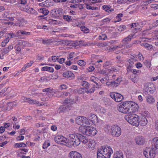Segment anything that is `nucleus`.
<instances>
[{"instance_id": "nucleus-32", "label": "nucleus", "mask_w": 158, "mask_h": 158, "mask_svg": "<svg viewBox=\"0 0 158 158\" xmlns=\"http://www.w3.org/2000/svg\"><path fill=\"white\" fill-rule=\"evenodd\" d=\"M22 100L23 102H28L30 104L31 103L32 101L30 98H27L26 97H23L22 98Z\"/></svg>"}, {"instance_id": "nucleus-46", "label": "nucleus", "mask_w": 158, "mask_h": 158, "mask_svg": "<svg viewBox=\"0 0 158 158\" xmlns=\"http://www.w3.org/2000/svg\"><path fill=\"white\" fill-rule=\"evenodd\" d=\"M86 8L87 9L89 10H95L98 9L97 7H92L90 6V5L86 4Z\"/></svg>"}, {"instance_id": "nucleus-50", "label": "nucleus", "mask_w": 158, "mask_h": 158, "mask_svg": "<svg viewBox=\"0 0 158 158\" xmlns=\"http://www.w3.org/2000/svg\"><path fill=\"white\" fill-rule=\"evenodd\" d=\"M123 16V15L121 13L118 14L116 16V18L118 19L117 22H119L121 20V17H122Z\"/></svg>"}, {"instance_id": "nucleus-15", "label": "nucleus", "mask_w": 158, "mask_h": 158, "mask_svg": "<svg viewBox=\"0 0 158 158\" xmlns=\"http://www.w3.org/2000/svg\"><path fill=\"white\" fill-rule=\"evenodd\" d=\"M127 72H129L131 71L132 68L134 66V62L132 60L129 59L127 60Z\"/></svg>"}, {"instance_id": "nucleus-51", "label": "nucleus", "mask_w": 158, "mask_h": 158, "mask_svg": "<svg viewBox=\"0 0 158 158\" xmlns=\"http://www.w3.org/2000/svg\"><path fill=\"white\" fill-rule=\"evenodd\" d=\"M77 92L80 94H81L84 93L85 90L83 88H80L77 90Z\"/></svg>"}, {"instance_id": "nucleus-6", "label": "nucleus", "mask_w": 158, "mask_h": 158, "mask_svg": "<svg viewBox=\"0 0 158 158\" xmlns=\"http://www.w3.org/2000/svg\"><path fill=\"white\" fill-rule=\"evenodd\" d=\"M79 128L83 134H85L89 136L94 135L96 134L97 132L96 128L93 127H88L86 128L80 127Z\"/></svg>"}, {"instance_id": "nucleus-11", "label": "nucleus", "mask_w": 158, "mask_h": 158, "mask_svg": "<svg viewBox=\"0 0 158 158\" xmlns=\"http://www.w3.org/2000/svg\"><path fill=\"white\" fill-rule=\"evenodd\" d=\"M18 22L15 24L16 26L20 27L24 26L27 23V21L23 17H19L17 18Z\"/></svg>"}, {"instance_id": "nucleus-61", "label": "nucleus", "mask_w": 158, "mask_h": 158, "mask_svg": "<svg viewBox=\"0 0 158 158\" xmlns=\"http://www.w3.org/2000/svg\"><path fill=\"white\" fill-rule=\"evenodd\" d=\"M19 46V45H18V44L16 45L15 46L16 48V50L18 52H20L21 50V49Z\"/></svg>"}, {"instance_id": "nucleus-62", "label": "nucleus", "mask_w": 158, "mask_h": 158, "mask_svg": "<svg viewBox=\"0 0 158 158\" xmlns=\"http://www.w3.org/2000/svg\"><path fill=\"white\" fill-rule=\"evenodd\" d=\"M120 69L118 68H116L115 67H112L111 69V71H114V72H118L119 70Z\"/></svg>"}, {"instance_id": "nucleus-31", "label": "nucleus", "mask_w": 158, "mask_h": 158, "mask_svg": "<svg viewBox=\"0 0 158 158\" xmlns=\"http://www.w3.org/2000/svg\"><path fill=\"white\" fill-rule=\"evenodd\" d=\"M139 78L138 76L135 75L134 77L131 78V80L134 83H137L138 81Z\"/></svg>"}, {"instance_id": "nucleus-16", "label": "nucleus", "mask_w": 158, "mask_h": 158, "mask_svg": "<svg viewBox=\"0 0 158 158\" xmlns=\"http://www.w3.org/2000/svg\"><path fill=\"white\" fill-rule=\"evenodd\" d=\"M152 148L156 150V153H158V138L156 137L152 139Z\"/></svg>"}, {"instance_id": "nucleus-1", "label": "nucleus", "mask_w": 158, "mask_h": 158, "mask_svg": "<svg viewBox=\"0 0 158 158\" xmlns=\"http://www.w3.org/2000/svg\"><path fill=\"white\" fill-rule=\"evenodd\" d=\"M55 140L58 143L62 144V142L66 143L69 147H71L72 146H77L81 142L86 144L89 141L86 136L77 133L70 134L69 139H68L63 136L58 135L55 138Z\"/></svg>"}, {"instance_id": "nucleus-20", "label": "nucleus", "mask_w": 158, "mask_h": 158, "mask_svg": "<svg viewBox=\"0 0 158 158\" xmlns=\"http://www.w3.org/2000/svg\"><path fill=\"white\" fill-rule=\"evenodd\" d=\"M85 119H86V118L84 117H80L76 119V122L78 124L80 125H84Z\"/></svg>"}, {"instance_id": "nucleus-41", "label": "nucleus", "mask_w": 158, "mask_h": 158, "mask_svg": "<svg viewBox=\"0 0 158 158\" xmlns=\"http://www.w3.org/2000/svg\"><path fill=\"white\" fill-rule=\"evenodd\" d=\"M67 106H65L64 105H63L60 106L59 108V109H60V112H65L66 110H67Z\"/></svg>"}, {"instance_id": "nucleus-52", "label": "nucleus", "mask_w": 158, "mask_h": 158, "mask_svg": "<svg viewBox=\"0 0 158 158\" xmlns=\"http://www.w3.org/2000/svg\"><path fill=\"white\" fill-rule=\"evenodd\" d=\"M126 26L124 25H121L118 27V30H121V31H123L124 29H126Z\"/></svg>"}, {"instance_id": "nucleus-26", "label": "nucleus", "mask_w": 158, "mask_h": 158, "mask_svg": "<svg viewBox=\"0 0 158 158\" xmlns=\"http://www.w3.org/2000/svg\"><path fill=\"white\" fill-rule=\"evenodd\" d=\"M141 45L144 47L145 48L148 50L151 49L152 48V45L146 43L141 44Z\"/></svg>"}, {"instance_id": "nucleus-36", "label": "nucleus", "mask_w": 158, "mask_h": 158, "mask_svg": "<svg viewBox=\"0 0 158 158\" xmlns=\"http://www.w3.org/2000/svg\"><path fill=\"white\" fill-rule=\"evenodd\" d=\"M95 141L92 139H89L88 143V146L89 148H94Z\"/></svg>"}, {"instance_id": "nucleus-63", "label": "nucleus", "mask_w": 158, "mask_h": 158, "mask_svg": "<svg viewBox=\"0 0 158 158\" xmlns=\"http://www.w3.org/2000/svg\"><path fill=\"white\" fill-rule=\"evenodd\" d=\"M106 85L107 86H110L111 87H114L112 81L111 82H107Z\"/></svg>"}, {"instance_id": "nucleus-13", "label": "nucleus", "mask_w": 158, "mask_h": 158, "mask_svg": "<svg viewBox=\"0 0 158 158\" xmlns=\"http://www.w3.org/2000/svg\"><path fill=\"white\" fill-rule=\"evenodd\" d=\"M69 158H83L81 155L76 151H72L69 154Z\"/></svg>"}, {"instance_id": "nucleus-37", "label": "nucleus", "mask_w": 158, "mask_h": 158, "mask_svg": "<svg viewBox=\"0 0 158 158\" xmlns=\"http://www.w3.org/2000/svg\"><path fill=\"white\" fill-rule=\"evenodd\" d=\"M17 37L16 35L14 33L12 32H10L7 34V37L10 40V39L14 37Z\"/></svg>"}, {"instance_id": "nucleus-24", "label": "nucleus", "mask_w": 158, "mask_h": 158, "mask_svg": "<svg viewBox=\"0 0 158 158\" xmlns=\"http://www.w3.org/2000/svg\"><path fill=\"white\" fill-rule=\"evenodd\" d=\"M102 8L108 12H111L114 11V9L111 8L110 6L108 5H105L103 6Z\"/></svg>"}, {"instance_id": "nucleus-14", "label": "nucleus", "mask_w": 158, "mask_h": 158, "mask_svg": "<svg viewBox=\"0 0 158 158\" xmlns=\"http://www.w3.org/2000/svg\"><path fill=\"white\" fill-rule=\"evenodd\" d=\"M63 77L67 78L69 79H73L74 78V74L71 72L69 71L64 72L62 74Z\"/></svg>"}, {"instance_id": "nucleus-47", "label": "nucleus", "mask_w": 158, "mask_h": 158, "mask_svg": "<svg viewBox=\"0 0 158 158\" xmlns=\"http://www.w3.org/2000/svg\"><path fill=\"white\" fill-rule=\"evenodd\" d=\"M81 30L85 33H87L89 32V29L85 27H81Z\"/></svg>"}, {"instance_id": "nucleus-57", "label": "nucleus", "mask_w": 158, "mask_h": 158, "mask_svg": "<svg viewBox=\"0 0 158 158\" xmlns=\"http://www.w3.org/2000/svg\"><path fill=\"white\" fill-rule=\"evenodd\" d=\"M52 60L54 62H55L56 60H58L59 59L58 56H52Z\"/></svg>"}, {"instance_id": "nucleus-8", "label": "nucleus", "mask_w": 158, "mask_h": 158, "mask_svg": "<svg viewBox=\"0 0 158 158\" xmlns=\"http://www.w3.org/2000/svg\"><path fill=\"white\" fill-rule=\"evenodd\" d=\"M63 12V10L60 8L54 9L51 11L50 15L52 17L58 18L60 17H62Z\"/></svg>"}, {"instance_id": "nucleus-4", "label": "nucleus", "mask_w": 158, "mask_h": 158, "mask_svg": "<svg viewBox=\"0 0 158 158\" xmlns=\"http://www.w3.org/2000/svg\"><path fill=\"white\" fill-rule=\"evenodd\" d=\"M125 119L131 124L138 127L139 125V119L138 115L135 114L127 115L125 117Z\"/></svg>"}, {"instance_id": "nucleus-19", "label": "nucleus", "mask_w": 158, "mask_h": 158, "mask_svg": "<svg viewBox=\"0 0 158 158\" xmlns=\"http://www.w3.org/2000/svg\"><path fill=\"white\" fill-rule=\"evenodd\" d=\"M136 143L138 145H143L145 142L144 139L142 136H137L135 138Z\"/></svg>"}, {"instance_id": "nucleus-44", "label": "nucleus", "mask_w": 158, "mask_h": 158, "mask_svg": "<svg viewBox=\"0 0 158 158\" xmlns=\"http://www.w3.org/2000/svg\"><path fill=\"white\" fill-rule=\"evenodd\" d=\"M128 1V0H118L117 1V2L119 4H123L127 2Z\"/></svg>"}, {"instance_id": "nucleus-43", "label": "nucleus", "mask_w": 158, "mask_h": 158, "mask_svg": "<svg viewBox=\"0 0 158 158\" xmlns=\"http://www.w3.org/2000/svg\"><path fill=\"white\" fill-rule=\"evenodd\" d=\"M82 85L84 87H86L87 89L88 87H89V84L86 81H83L81 83Z\"/></svg>"}, {"instance_id": "nucleus-9", "label": "nucleus", "mask_w": 158, "mask_h": 158, "mask_svg": "<svg viewBox=\"0 0 158 158\" xmlns=\"http://www.w3.org/2000/svg\"><path fill=\"white\" fill-rule=\"evenodd\" d=\"M110 95L113 99H114L116 102H118L122 101L124 98L123 95L117 93H111Z\"/></svg>"}, {"instance_id": "nucleus-45", "label": "nucleus", "mask_w": 158, "mask_h": 158, "mask_svg": "<svg viewBox=\"0 0 158 158\" xmlns=\"http://www.w3.org/2000/svg\"><path fill=\"white\" fill-rule=\"evenodd\" d=\"M98 111L101 113H105L106 112V110L103 107H99L98 108Z\"/></svg>"}, {"instance_id": "nucleus-33", "label": "nucleus", "mask_w": 158, "mask_h": 158, "mask_svg": "<svg viewBox=\"0 0 158 158\" xmlns=\"http://www.w3.org/2000/svg\"><path fill=\"white\" fill-rule=\"evenodd\" d=\"M3 18L4 20H8L10 19V15L7 12H5L3 15Z\"/></svg>"}, {"instance_id": "nucleus-54", "label": "nucleus", "mask_w": 158, "mask_h": 158, "mask_svg": "<svg viewBox=\"0 0 158 158\" xmlns=\"http://www.w3.org/2000/svg\"><path fill=\"white\" fill-rule=\"evenodd\" d=\"M9 52V50H8L7 48H5L2 52V56H3L4 55L8 53Z\"/></svg>"}, {"instance_id": "nucleus-64", "label": "nucleus", "mask_w": 158, "mask_h": 158, "mask_svg": "<svg viewBox=\"0 0 158 158\" xmlns=\"http://www.w3.org/2000/svg\"><path fill=\"white\" fill-rule=\"evenodd\" d=\"M155 127L156 129L158 131V120L155 121Z\"/></svg>"}, {"instance_id": "nucleus-2", "label": "nucleus", "mask_w": 158, "mask_h": 158, "mask_svg": "<svg viewBox=\"0 0 158 158\" xmlns=\"http://www.w3.org/2000/svg\"><path fill=\"white\" fill-rule=\"evenodd\" d=\"M104 130L106 132L110 134L113 137H118L121 134V129L117 125L111 126L106 125L104 127Z\"/></svg>"}, {"instance_id": "nucleus-29", "label": "nucleus", "mask_w": 158, "mask_h": 158, "mask_svg": "<svg viewBox=\"0 0 158 158\" xmlns=\"http://www.w3.org/2000/svg\"><path fill=\"white\" fill-rule=\"evenodd\" d=\"M62 17L63 19L66 21L71 22L72 20L71 17L70 16L63 15Z\"/></svg>"}, {"instance_id": "nucleus-17", "label": "nucleus", "mask_w": 158, "mask_h": 158, "mask_svg": "<svg viewBox=\"0 0 158 158\" xmlns=\"http://www.w3.org/2000/svg\"><path fill=\"white\" fill-rule=\"evenodd\" d=\"M145 90L148 93L152 94L155 91V89L153 85H150L146 87Z\"/></svg>"}, {"instance_id": "nucleus-34", "label": "nucleus", "mask_w": 158, "mask_h": 158, "mask_svg": "<svg viewBox=\"0 0 158 158\" xmlns=\"http://www.w3.org/2000/svg\"><path fill=\"white\" fill-rule=\"evenodd\" d=\"M26 146V144L23 143H18L15 144V147L16 148L22 147H24Z\"/></svg>"}, {"instance_id": "nucleus-5", "label": "nucleus", "mask_w": 158, "mask_h": 158, "mask_svg": "<svg viewBox=\"0 0 158 158\" xmlns=\"http://www.w3.org/2000/svg\"><path fill=\"white\" fill-rule=\"evenodd\" d=\"M129 103V101H126L123 102L122 103L119 104L118 107V110L122 113L124 114L129 113L130 105L131 103Z\"/></svg>"}, {"instance_id": "nucleus-39", "label": "nucleus", "mask_w": 158, "mask_h": 158, "mask_svg": "<svg viewBox=\"0 0 158 158\" xmlns=\"http://www.w3.org/2000/svg\"><path fill=\"white\" fill-rule=\"evenodd\" d=\"M18 3L21 4L22 6H24L27 3V0H18Z\"/></svg>"}, {"instance_id": "nucleus-58", "label": "nucleus", "mask_w": 158, "mask_h": 158, "mask_svg": "<svg viewBox=\"0 0 158 158\" xmlns=\"http://www.w3.org/2000/svg\"><path fill=\"white\" fill-rule=\"evenodd\" d=\"M84 1V0H72L71 2L72 3H78L79 2H81L82 1Z\"/></svg>"}, {"instance_id": "nucleus-55", "label": "nucleus", "mask_w": 158, "mask_h": 158, "mask_svg": "<svg viewBox=\"0 0 158 158\" xmlns=\"http://www.w3.org/2000/svg\"><path fill=\"white\" fill-rule=\"evenodd\" d=\"M108 44L106 43H98V45L100 47L107 46Z\"/></svg>"}, {"instance_id": "nucleus-22", "label": "nucleus", "mask_w": 158, "mask_h": 158, "mask_svg": "<svg viewBox=\"0 0 158 158\" xmlns=\"http://www.w3.org/2000/svg\"><path fill=\"white\" fill-rule=\"evenodd\" d=\"M148 120L146 118L144 117H143L141 118L139 121V124L142 126H146L148 123Z\"/></svg>"}, {"instance_id": "nucleus-28", "label": "nucleus", "mask_w": 158, "mask_h": 158, "mask_svg": "<svg viewBox=\"0 0 158 158\" xmlns=\"http://www.w3.org/2000/svg\"><path fill=\"white\" fill-rule=\"evenodd\" d=\"M17 44L18 45L22 47H25L28 45L27 42L24 40H19Z\"/></svg>"}, {"instance_id": "nucleus-3", "label": "nucleus", "mask_w": 158, "mask_h": 158, "mask_svg": "<svg viewBox=\"0 0 158 158\" xmlns=\"http://www.w3.org/2000/svg\"><path fill=\"white\" fill-rule=\"evenodd\" d=\"M113 153V150L110 146L106 147L104 148L102 147L97 151V158H109Z\"/></svg>"}, {"instance_id": "nucleus-53", "label": "nucleus", "mask_w": 158, "mask_h": 158, "mask_svg": "<svg viewBox=\"0 0 158 158\" xmlns=\"http://www.w3.org/2000/svg\"><path fill=\"white\" fill-rule=\"evenodd\" d=\"M144 64L147 68H150L151 65V63L148 60L145 62Z\"/></svg>"}, {"instance_id": "nucleus-30", "label": "nucleus", "mask_w": 158, "mask_h": 158, "mask_svg": "<svg viewBox=\"0 0 158 158\" xmlns=\"http://www.w3.org/2000/svg\"><path fill=\"white\" fill-rule=\"evenodd\" d=\"M40 12L44 14L45 15H47L49 12V11L45 8H41L40 9Z\"/></svg>"}, {"instance_id": "nucleus-60", "label": "nucleus", "mask_w": 158, "mask_h": 158, "mask_svg": "<svg viewBox=\"0 0 158 158\" xmlns=\"http://www.w3.org/2000/svg\"><path fill=\"white\" fill-rule=\"evenodd\" d=\"M34 62L33 61H31L30 63H27L25 65L26 66V67L28 68L30 67L31 66Z\"/></svg>"}, {"instance_id": "nucleus-49", "label": "nucleus", "mask_w": 158, "mask_h": 158, "mask_svg": "<svg viewBox=\"0 0 158 158\" xmlns=\"http://www.w3.org/2000/svg\"><path fill=\"white\" fill-rule=\"evenodd\" d=\"M43 43L44 44H46L47 45H48L50 44L51 43V41L50 40H42Z\"/></svg>"}, {"instance_id": "nucleus-23", "label": "nucleus", "mask_w": 158, "mask_h": 158, "mask_svg": "<svg viewBox=\"0 0 158 158\" xmlns=\"http://www.w3.org/2000/svg\"><path fill=\"white\" fill-rule=\"evenodd\" d=\"M134 35H130L124 38L122 40L123 43L126 44V43L129 42L131 41L132 39L133 38Z\"/></svg>"}, {"instance_id": "nucleus-38", "label": "nucleus", "mask_w": 158, "mask_h": 158, "mask_svg": "<svg viewBox=\"0 0 158 158\" xmlns=\"http://www.w3.org/2000/svg\"><path fill=\"white\" fill-rule=\"evenodd\" d=\"M50 145V142L48 140L45 141L43 145V148L45 149Z\"/></svg>"}, {"instance_id": "nucleus-48", "label": "nucleus", "mask_w": 158, "mask_h": 158, "mask_svg": "<svg viewBox=\"0 0 158 158\" xmlns=\"http://www.w3.org/2000/svg\"><path fill=\"white\" fill-rule=\"evenodd\" d=\"M53 90V89H51V88H48L44 89L42 91L43 92H49L50 93H51ZM53 92H54L53 91Z\"/></svg>"}, {"instance_id": "nucleus-35", "label": "nucleus", "mask_w": 158, "mask_h": 158, "mask_svg": "<svg viewBox=\"0 0 158 158\" xmlns=\"http://www.w3.org/2000/svg\"><path fill=\"white\" fill-rule=\"evenodd\" d=\"M17 33H21L23 35H29L31 34L29 32H27L23 30H19L17 32Z\"/></svg>"}, {"instance_id": "nucleus-42", "label": "nucleus", "mask_w": 158, "mask_h": 158, "mask_svg": "<svg viewBox=\"0 0 158 158\" xmlns=\"http://www.w3.org/2000/svg\"><path fill=\"white\" fill-rule=\"evenodd\" d=\"M77 63L78 65L82 66H84L86 64L85 62L82 60H78L77 62Z\"/></svg>"}, {"instance_id": "nucleus-25", "label": "nucleus", "mask_w": 158, "mask_h": 158, "mask_svg": "<svg viewBox=\"0 0 158 158\" xmlns=\"http://www.w3.org/2000/svg\"><path fill=\"white\" fill-rule=\"evenodd\" d=\"M146 100L147 102L149 104H152L155 102L154 98L151 95H149L146 97Z\"/></svg>"}, {"instance_id": "nucleus-21", "label": "nucleus", "mask_w": 158, "mask_h": 158, "mask_svg": "<svg viewBox=\"0 0 158 158\" xmlns=\"http://www.w3.org/2000/svg\"><path fill=\"white\" fill-rule=\"evenodd\" d=\"M122 81V78L120 77H119L116 78L115 80H114V81L112 82L114 86L115 87L118 86Z\"/></svg>"}, {"instance_id": "nucleus-10", "label": "nucleus", "mask_w": 158, "mask_h": 158, "mask_svg": "<svg viewBox=\"0 0 158 158\" xmlns=\"http://www.w3.org/2000/svg\"><path fill=\"white\" fill-rule=\"evenodd\" d=\"M131 27L134 29L133 31L134 33H136L138 31L142 30V26H141L139 23H134L131 24Z\"/></svg>"}, {"instance_id": "nucleus-18", "label": "nucleus", "mask_w": 158, "mask_h": 158, "mask_svg": "<svg viewBox=\"0 0 158 158\" xmlns=\"http://www.w3.org/2000/svg\"><path fill=\"white\" fill-rule=\"evenodd\" d=\"M88 118L89 119V120L92 123H97L98 122L97 117L93 114H90L89 115Z\"/></svg>"}, {"instance_id": "nucleus-12", "label": "nucleus", "mask_w": 158, "mask_h": 158, "mask_svg": "<svg viewBox=\"0 0 158 158\" xmlns=\"http://www.w3.org/2000/svg\"><path fill=\"white\" fill-rule=\"evenodd\" d=\"M130 103H131V106L130 105V108L129 113H135L138 110V107L134 102L132 101H129V104H130Z\"/></svg>"}, {"instance_id": "nucleus-27", "label": "nucleus", "mask_w": 158, "mask_h": 158, "mask_svg": "<svg viewBox=\"0 0 158 158\" xmlns=\"http://www.w3.org/2000/svg\"><path fill=\"white\" fill-rule=\"evenodd\" d=\"M114 158H123V153L120 151L116 152L114 154Z\"/></svg>"}, {"instance_id": "nucleus-7", "label": "nucleus", "mask_w": 158, "mask_h": 158, "mask_svg": "<svg viewBox=\"0 0 158 158\" xmlns=\"http://www.w3.org/2000/svg\"><path fill=\"white\" fill-rule=\"evenodd\" d=\"M156 150L154 148L147 147L143 152L144 156L146 158H154L156 154Z\"/></svg>"}, {"instance_id": "nucleus-40", "label": "nucleus", "mask_w": 158, "mask_h": 158, "mask_svg": "<svg viewBox=\"0 0 158 158\" xmlns=\"http://www.w3.org/2000/svg\"><path fill=\"white\" fill-rule=\"evenodd\" d=\"M95 86L94 85H93L92 87L89 90L87 89L86 92L87 93H93L95 90Z\"/></svg>"}, {"instance_id": "nucleus-56", "label": "nucleus", "mask_w": 158, "mask_h": 158, "mask_svg": "<svg viewBox=\"0 0 158 158\" xmlns=\"http://www.w3.org/2000/svg\"><path fill=\"white\" fill-rule=\"evenodd\" d=\"M135 66L138 69H139L142 67V64L140 62H138L135 64Z\"/></svg>"}, {"instance_id": "nucleus-59", "label": "nucleus", "mask_w": 158, "mask_h": 158, "mask_svg": "<svg viewBox=\"0 0 158 158\" xmlns=\"http://www.w3.org/2000/svg\"><path fill=\"white\" fill-rule=\"evenodd\" d=\"M47 81V79L46 78V77H41L39 80V81L40 82H43L44 81Z\"/></svg>"}]
</instances>
